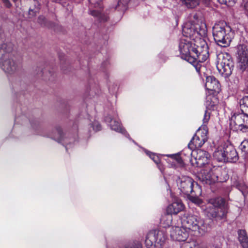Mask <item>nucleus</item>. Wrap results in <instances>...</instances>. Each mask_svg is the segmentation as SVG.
Segmentation results:
<instances>
[{
    "mask_svg": "<svg viewBox=\"0 0 248 248\" xmlns=\"http://www.w3.org/2000/svg\"><path fill=\"white\" fill-rule=\"evenodd\" d=\"M176 183L180 191L190 201L194 203L200 202L199 197L202 195V190L197 182L192 178L184 175L178 177Z\"/></svg>",
    "mask_w": 248,
    "mask_h": 248,
    "instance_id": "nucleus-1",
    "label": "nucleus"
},
{
    "mask_svg": "<svg viewBox=\"0 0 248 248\" xmlns=\"http://www.w3.org/2000/svg\"><path fill=\"white\" fill-rule=\"evenodd\" d=\"M234 31L225 22H219L213 27V35L215 42L219 46H229L233 37Z\"/></svg>",
    "mask_w": 248,
    "mask_h": 248,
    "instance_id": "nucleus-2",
    "label": "nucleus"
},
{
    "mask_svg": "<svg viewBox=\"0 0 248 248\" xmlns=\"http://www.w3.org/2000/svg\"><path fill=\"white\" fill-rule=\"evenodd\" d=\"M209 203L211 205L206 209L208 217L215 218L216 220L227 218L229 206L223 198L218 197L210 199L209 200Z\"/></svg>",
    "mask_w": 248,
    "mask_h": 248,
    "instance_id": "nucleus-3",
    "label": "nucleus"
},
{
    "mask_svg": "<svg viewBox=\"0 0 248 248\" xmlns=\"http://www.w3.org/2000/svg\"><path fill=\"white\" fill-rule=\"evenodd\" d=\"M213 157L218 162H236L239 159L235 148L229 142L219 146L214 152Z\"/></svg>",
    "mask_w": 248,
    "mask_h": 248,
    "instance_id": "nucleus-4",
    "label": "nucleus"
},
{
    "mask_svg": "<svg viewBox=\"0 0 248 248\" xmlns=\"http://www.w3.org/2000/svg\"><path fill=\"white\" fill-rule=\"evenodd\" d=\"M236 54L238 61L237 71L236 74H242L243 78H246L248 74V48L247 42L241 43V41L236 47Z\"/></svg>",
    "mask_w": 248,
    "mask_h": 248,
    "instance_id": "nucleus-5",
    "label": "nucleus"
},
{
    "mask_svg": "<svg viewBox=\"0 0 248 248\" xmlns=\"http://www.w3.org/2000/svg\"><path fill=\"white\" fill-rule=\"evenodd\" d=\"M195 42L193 48L197 57H195L196 62L194 63V67L199 74H201L202 65L200 63L206 61L209 57V46L207 42L203 39H198L194 41Z\"/></svg>",
    "mask_w": 248,
    "mask_h": 248,
    "instance_id": "nucleus-6",
    "label": "nucleus"
},
{
    "mask_svg": "<svg viewBox=\"0 0 248 248\" xmlns=\"http://www.w3.org/2000/svg\"><path fill=\"white\" fill-rule=\"evenodd\" d=\"M221 85L218 80L214 76H207L206 78L205 88L209 94L207 97V105L214 109L217 102L216 96L221 90Z\"/></svg>",
    "mask_w": 248,
    "mask_h": 248,
    "instance_id": "nucleus-7",
    "label": "nucleus"
},
{
    "mask_svg": "<svg viewBox=\"0 0 248 248\" xmlns=\"http://www.w3.org/2000/svg\"><path fill=\"white\" fill-rule=\"evenodd\" d=\"M217 68L219 73L225 78L230 77L234 67L231 55L228 53H222L217 55Z\"/></svg>",
    "mask_w": 248,
    "mask_h": 248,
    "instance_id": "nucleus-8",
    "label": "nucleus"
},
{
    "mask_svg": "<svg viewBox=\"0 0 248 248\" xmlns=\"http://www.w3.org/2000/svg\"><path fill=\"white\" fill-rule=\"evenodd\" d=\"M193 40L188 39H181L179 45V48L182 59L186 61L189 63L194 65L196 62V55L194 48L195 43Z\"/></svg>",
    "mask_w": 248,
    "mask_h": 248,
    "instance_id": "nucleus-9",
    "label": "nucleus"
},
{
    "mask_svg": "<svg viewBox=\"0 0 248 248\" xmlns=\"http://www.w3.org/2000/svg\"><path fill=\"white\" fill-rule=\"evenodd\" d=\"M230 126L234 131L248 133V114L244 112L234 113L230 119Z\"/></svg>",
    "mask_w": 248,
    "mask_h": 248,
    "instance_id": "nucleus-10",
    "label": "nucleus"
},
{
    "mask_svg": "<svg viewBox=\"0 0 248 248\" xmlns=\"http://www.w3.org/2000/svg\"><path fill=\"white\" fill-rule=\"evenodd\" d=\"M166 239L163 231L152 230L146 236L145 245L147 248H161Z\"/></svg>",
    "mask_w": 248,
    "mask_h": 248,
    "instance_id": "nucleus-11",
    "label": "nucleus"
},
{
    "mask_svg": "<svg viewBox=\"0 0 248 248\" xmlns=\"http://www.w3.org/2000/svg\"><path fill=\"white\" fill-rule=\"evenodd\" d=\"M182 33L186 39L195 40L204 36L206 34V30L198 24L186 23L183 28Z\"/></svg>",
    "mask_w": 248,
    "mask_h": 248,
    "instance_id": "nucleus-12",
    "label": "nucleus"
},
{
    "mask_svg": "<svg viewBox=\"0 0 248 248\" xmlns=\"http://www.w3.org/2000/svg\"><path fill=\"white\" fill-rule=\"evenodd\" d=\"M208 129L206 125H202L197 130L192 139L188 144L190 149L201 148L207 141Z\"/></svg>",
    "mask_w": 248,
    "mask_h": 248,
    "instance_id": "nucleus-13",
    "label": "nucleus"
},
{
    "mask_svg": "<svg viewBox=\"0 0 248 248\" xmlns=\"http://www.w3.org/2000/svg\"><path fill=\"white\" fill-rule=\"evenodd\" d=\"M182 225L188 231L198 232L201 233L204 222L199 217L193 215L184 216L181 219Z\"/></svg>",
    "mask_w": 248,
    "mask_h": 248,
    "instance_id": "nucleus-14",
    "label": "nucleus"
},
{
    "mask_svg": "<svg viewBox=\"0 0 248 248\" xmlns=\"http://www.w3.org/2000/svg\"><path fill=\"white\" fill-rule=\"evenodd\" d=\"M185 206L181 200L176 199L167 208V214L162 217L161 221H162L165 218L167 219V225L170 226L172 221V214L176 215L180 212L183 211Z\"/></svg>",
    "mask_w": 248,
    "mask_h": 248,
    "instance_id": "nucleus-15",
    "label": "nucleus"
},
{
    "mask_svg": "<svg viewBox=\"0 0 248 248\" xmlns=\"http://www.w3.org/2000/svg\"><path fill=\"white\" fill-rule=\"evenodd\" d=\"M194 153L192 166L202 167L208 163L210 155L207 152L201 149H195Z\"/></svg>",
    "mask_w": 248,
    "mask_h": 248,
    "instance_id": "nucleus-16",
    "label": "nucleus"
},
{
    "mask_svg": "<svg viewBox=\"0 0 248 248\" xmlns=\"http://www.w3.org/2000/svg\"><path fill=\"white\" fill-rule=\"evenodd\" d=\"M170 236L173 240L185 241L189 236V231L183 226L181 227H173L170 231Z\"/></svg>",
    "mask_w": 248,
    "mask_h": 248,
    "instance_id": "nucleus-17",
    "label": "nucleus"
},
{
    "mask_svg": "<svg viewBox=\"0 0 248 248\" xmlns=\"http://www.w3.org/2000/svg\"><path fill=\"white\" fill-rule=\"evenodd\" d=\"M200 179L208 185H211L218 181V177L213 173L210 168H205L201 170Z\"/></svg>",
    "mask_w": 248,
    "mask_h": 248,
    "instance_id": "nucleus-18",
    "label": "nucleus"
},
{
    "mask_svg": "<svg viewBox=\"0 0 248 248\" xmlns=\"http://www.w3.org/2000/svg\"><path fill=\"white\" fill-rule=\"evenodd\" d=\"M195 149H190L188 147L187 148L184 149L180 153L181 156H182L184 161H189L191 163V165L193 164V155H194Z\"/></svg>",
    "mask_w": 248,
    "mask_h": 248,
    "instance_id": "nucleus-19",
    "label": "nucleus"
},
{
    "mask_svg": "<svg viewBox=\"0 0 248 248\" xmlns=\"http://www.w3.org/2000/svg\"><path fill=\"white\" fill-rule=\"evenodd\" d=\"M238 238L243 248H248V236L245 230L238 231Z\"/></svg>",
    "mask_w": 248,
    "mask_h": 248,
    "instance_id": "nucleus-20",
    "label": "nucleus"
},
{
    "mask_svg": "<svg viewBox=\"0 0 248 248\" xmlns=\"http://www.w3.org/2000/svg\"><path fill=\"white\" fill-rule=\"evenodd\" d=\"M167 156L170 157L173 161V163H176L180 167H183L185 165V161L183 158L181 156L180 153L175 154H170L166 155Z\"/></svg>",
    "mask_w": 248,
    "mask_h": 248,
    "instance_id": "nucleus-21",
    "label": "nucleus"
},
{
    "mask_svg": "<svg viewBox=\"0 0 248 248\" xmlns=\"http://www.w3.org/2000/svg\"><path fill=\"white\" fill-rule=\"evenodd\" d=\"M34 5L33 7H30L28 12L29 18H31L36 16L37 13L39 12L40 5L38 1L33 0Z\"/></svg>",
    "mask_w": 248,
    "mask_h": 248,
    "instance_id": "nucleus-22",
    "label": "nucleus"
},
{
    "mask_svg": "<svg viewBox=\"0 0 248 248\" xmlns=\"http://www.w3.org/2000/svg\"><path fill=\"white\" fill-rule=\"evenodd\" d=\"M130 1V0H117V4L115 7V9L122 12L126 11Z\"/></svg>",
    "mask_w": 248,
    "mask_h": 248,
    "instance_id": "nucleus-23",
    "label": "nucleus"
},
{
    "mask_svg": "<svg viewBox=\"0 0 248 248\" xmlns=\"http://www.w3.org/2000/svg\"><path fill=\"white\" fill-rule=\"evenodd\" d=\"M182 4L189 9H193L200 4V0H180Z\"/></svg>",
    "mask_w": 248,
    "mask_h": 248,
    "instance_id": "nucleus-24",
    "label": "nucleus"
},
{
    "mask_svg": "<svg viewBox=\"0 0 248 248\" xmlns=\"http://www.w3.org/2000/svg\"><path fill=\"white\" fill-rule=\"evenodd\" d=\"M239 104L241 111L248 114V95L243 96L240 100Z\"/></svg>",
    "mask_w": 248,
    "mask_h": 248,
    "instance_id": "nucleus-25",
    "label": "nucleus"
},
{
    "mask_svg": "<svg viewBox=\"0 0 248 248\" xmlns=\"http://www.w3.org/2000/svg\"><path fill=\"white\" fill-rule=\"evenodd\" d=\"M239 148L242 151V153L243 154V156L244 158L248 159V140H243L239 146Z\"/></svg>",
    "mask_w": 248,
    "mask_h": 248,
    "instance_id": "nucleus-26",
    "label": "nucleus"
},
{
    "mask_svg": "<svg viewBox=\"0 0 248 248\" xmlns=\"http://www.w3.org/2000/svg\"><path fill=\"white\" fill-rule=\"evenodd\" d=\"M37 22L42 27L50 28L52 25V23L47 21L45 17L43 16H38Z\"/></svg>",
    "mask_w": 248,
    "mask_h": 248,
    "instance_id": "nucleus-27",
    "label": "nucleus"
},
{
    "mask_svg": "<svg viewBox=\"0 0 248 248\" xmlns=\"http://www.w3.org/2000/svg\"><path fill=\"white\" fill-rule=\"evenodd\" d=\"M125 248H142V245L140 241L135 240L128 242Z\"/></svg>",
    "mask_w": 248,
    "mask_h": 248,
    "instance_id": "nucleus-28",
    "label": "nucleus"
},
{
    "mask_svg": "<svg viewBox=\"0 0 248 248\" xmlns=\"http://www.w3.org/2000/svg\"><path fill=\"white\" fill-rule=\"evenodd\" d=\"M225 238L222 235H217L214 238V245L222 246V243L224 242Z\"/></svg>",
    "mask_w": 248,
    "mask_h": 248,
    "instance_id": "nucleus-29",
    "label": "nucleus"
},
{
    "mask_svg": "<svg viewBox=\"0 0 248 248\" xmlns=\"http://www.w3.org/2000/svg\"><path fill=\"white\" fill-rule=\"evenodd\" d=\"M147 155L156 164H158L160 163V158L155 153L149 152Z\"/></svg>",
    "mask_w": 248,
    "mask_h": 248,
    "instance_id": "nucleus-30",
    "label": "nucleus"
},
{
    "mask_svg": "<svg viewBox=\"0 0 248 248\" xmlns=\"http://www.w3.org/2000/svg\"><path fill=\"white\" fill-rule=\"evenodd\" d=\"M55 130L58 134L57 139L58 140V142H60L63 137L62 130L61 127H58L56 128Z\"/></svg>",
    "mask_w": 248,
    "mask_h": 248,
    "instance_id": "nucleus-31",
    "label": "nucleus"
},
{
    "mask_svg": "<svg viewBox=\"0 0 248 248\" xmlns=\"http://www.w3.org/2000/svg\"><path fill=\"white\" fill-rule=\"evenodd\" d=\"M113 124L112 123L111 124V129L114 130L115 131L120 132L122 128L120 123L115 121L113 122Z\"/></svg>",
    "mask_w": 248,
    "mask_h": 248,
    "instance_id": "nucleus-32",
    "label": "nucleus"
},
{
    "mask_svg": "<svg viewBox=\"0 0 248 248\" xmlns=\"http://www.w3.org/2000/svg\"><path fill=\"white\" fill-rule=\"evenodd\" d=\"M210 118V113L208 112L207 110H205L204 114V118L203 119V124L202 125H206V124H207Z\"/></svg>",
    "mask_w": 248,
    "mask_h": 248,
    "instance_id": "nucleus-33",
    "label": "nucleus"
},
{
    "mask_svg": "<svg viewBox=\"0 0 248 248\" xmlns=\"http://www.w3.org/2000/svg\"><path fill=\"white\" fill-rule=\"evenodd\" d=\"M90 14L92 16L95 17H98L99 18H100L101 17V13L97 10H92L90 11Z\"/></svg>",
    "mask_w": 248,
    "mask_h": 248,
    "instance_id": "nucleus-34",
    "label": "nucleus"
},
{
    "mask_svg": "<svg viewBox=\"0 0 248 248\" xmlns=\"http://www.w3.org/2000/svg\"><path fill=\"white\" fill-rule=\"evenodd\" d=\"M237 82H239L240 80L244 79L245 80H248V82L246 83V87L247 88V90L248 91V74L247 75V77L246 78H243L241 76L242 74H237Z\"/></svg>",
    "mask_w": 248,
    "mask_h": 248,
    "instance_id": "nucleus-35",
    "label": "nucleus"
},
{
    "mask_svg": "<svg viewBox=\"0 0 248 248\" xmlns=\"http://www.w3.org/2000/svg\"><path fill=\"white\" fill-rule=\"evenodd\" d=\"M180 248H197L195 245L194 247L193 248L191 244L189 243H186L183 244L181 247Z\"/></svg>",
    "mask_w": 248,
    "mask_h": 248,
    "instance_id": "nucleus-36",
    "label": "nucleus"
},
{
    "mask_svg": "<svg viewBox=\"0 0 248 248\" xmlns=\"http://www.w3.org/2000/svg\"><path fill=\"white\" fill-rule=\"evenodd\" d=\"M4 6L8 8H10L12 6V4L11 3L9 0H1Z\"/></svg>",
    "mask_w": 248,
    "mask_h": 248,
    "instance_id": "nucleus-37",
    "label": "nucleus"
},
{
    "mask_svg": "<svg viewBox=\"0 0 248 248\" xmlns=\"http://www.w3.org/2000/svg\"><path fill=\"white\" fill-rule=\"evenodd\" d=\"M41 73H42V76H45V75H49L50 76H52V74L51 73V72L50 71H48L47 72H46V68H44V69H43L41 70Z\"/></svg>",
    "mask_w": 248,
    "mask_h": 248,
    "instance_id": "nucleus-38",
    "label": "nucleus"
},
{
    "mask_svg": "<svg viewBox=\"0 0 248 248\" xmlns=\"http://www.w3.org/2000/svg\"><path fill=\"white\" fill-rule=\"evenodd\" d=\"M93 129H94L96 131H99V130H101V126L100 124H97L96 125H93Z\"/></svg>",
    "mask_w": 248,
    "mask_h": 248,
    "instance_id": "nucleus-39",
    "label": "nucleus"
},
{
    "mask_svg": "<svg viewBox=\"0 0 248 248\" xmlns=\"http://www.w3.org/2000/svg\"><path fill=\"white\" fill-rule=\"evenodd\" d=\"M243 6L245 11L248 12V0L244 2Z\"/></svg>",
    "mask_w": 248,
    "mask_h": 248,
    "instance_id": "nucleus-40",
    "label": "nucleus"
},
{
    "mask_svg": "<svg viewBox=\"0 0 248 248\" xmlns=\"http://www.w3.org/2000/svg\"><path fill=\"white\" fill-rule=\"evenodd\" d=\"M211 248H222V246L213 244Z\"/></svg>",
    "mask_w": 248,
    "mask_h": 248,
    "instance_id": "nucleus-41",
    "label": "nucleus"
},
{
    "mask_svg": "<svg viewBox=\"0 0 248 248\" xmlns=\"http://www.w3.org/2000/svg\"><path fill=\"white\" fill-rule=\"evenodd\" d=\"M64 56L63 54H59L60 60L62 61V57Z\"/></svg>",
    "mask_w": 248,
    "mask_h": 248,
    "instance_id": "nucleus-42",
    "label": "nucleus"
},
{
    "mask_svg": "<svg viewBox=\"0 0 248 248\" xmlns=\"http://www.w3.org/2000/svg\"><path fill=\"white\" fill-rule=\"evenodd\" d=\"M210 0H202V1L205 3H207L210 1Z\"/></svg>",
    "mask_w": 248,
    "mask_h": 248,
    "instance_id": "nucleus-43",
    "label": "nucleus"
}]
</instances>
